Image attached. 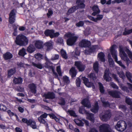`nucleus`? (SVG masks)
Instances as JSON below:
<instances>
[{
	"label": "nucleus",
	"mask_w": 132,
	"mask_h": 132,
	"mask_svg": "<svg viewBox=\"0 0 132 132\" xmlns=\"http://www.w3.org/2000/svg\"><path fill=\"white\" fill-rule=\"evenodd\" d=\"M119 55L121 59L126 61L127 65L131 62V61L128 58L126 54L125 53V51L128 54L129 57L132 61V53L126 47H123L121 46H120L119 47Z\"/></svg>",
	"instance_id": "1"
},
{
	"label": "nucleus",
	"mask_w": 132,
	"mask_h": 132,
	"mask_svg": "<svg viewBox=\"0 0 132 132\" xmlns=\"http://www.w3.org/2000/svg\"><path fill=\"white\" fill-rule=\"evenodd\" d=\"M79 45L81 47H88L89 50H86L84 51V53L86 54H90L95 52L97 50L98 48L97 46H93L89 48V47L90 45V43L89 41L86 39H83L80 42Z\"/></svg>",
	"instance_id": "2"
},
{
	"label": "nucleus",
	"mask_w": 132,
	"mask_h": 132,
	"mask_svg": "<svg viewBox=\"0 0 132 132\" xmlns=\"http://www.w3.org/2000/svg\"><path fill=\"white\" fill-rule=\"evenodd\" d=\"M15 42L17 45L20 46H26L28 43V39L25 36L20 34L16 38Z\"/></svg>",
	"instance_id": "3"
},
{
	"label": "nucleus",
	"mask_w": 132,
	"mask_h": 132,
	"mask_svg": "<svg viewBox=\"0 0 132 132\" xmlns=\"http://www.w3.org/2000/svg\"><path fill=\"white\" fill-rule=\"evenodd\" d=\"M81 78L83 80V82L85 85L87 87H92L93 88H95L94 84L92 82H90L88 81V79L85 77H81L80 76L79 78L77 79L76 81V85L78 87H79L80 84V78Z\"/></svg>",
	"instance_id": "4"
},
{
	"label": "nucleus",
	"mask_w": 132,
	"mask_h": 132,
	"mask_svg": "<svg viewBox=\"0 0 132 132\" xmlns=\"http://www.w3.org/2000/svg\"><path fill=\"white\" fill-rule=\"evenodd\" d=\"M115 46V45H113L110 48V52L112 56L116 62L122 68L124 69H125L126 68V67L124 65L122 64V62L120 61H118L117 51L116 50L114 49Z\"/></svg>",
	"instance_id": "5"
},
{
	"label": "nucleus",
	"mask_w": 132,
	"mask_h": 132,
	"mask_svg": "<svg viewBox=\"0 0 132 132\" xmlns=\"http://www.w3.org/2000/svg\"><path fill=\"white\" fill-rule=\"evenodd\" d=\"M65 36L69 38L67 40V43L68 45L70 46L74 45L78 38L77 36H74L73 34L70 32L66 34Z\"/></svg>",
	"instance_id": "6"
},
{
	"label": "nucleus",
	"mask_w": 132,
	"mask_h": 132,
	"mask_svg": "<svg viewBox=\"0 0 132 132\" xmlns=\"http://www.w3.org/2000/svg\"><path fill=\"white\" fill-rule=\"evenodd\" d=\"M79 112L81 114H86V118L92 122L94 120V118L93 114L89 113L88 112L85 110L83 106H82L79 108Z\"/></svg>",
	"instance_id": "7"
},
{
	"label": "nucleus",
	"mask_w": 132,
	"mask_h": 132,
	"mask_svg": "<svg viewBox=\"0 0 132 132\" xmlns=\"http://www.w3.org/2000/svg\"><path fill=\"white\" fill-rule=\"evenodd\" d=\"M111 76H112L116 80H118V78L116 75L114 74L111 75L109 69H106L104 76V79L107 81H110L111 80V78L110 77Z\"/></svg>",
	"instance_id": "8"
},
{
	"label": "nucleus",
	"mask_w": 132,
	"mask_h": 132,
	"mask_svg": "<svg viewBox=\"0 0 132 132\" xmlns=\"http://www.w3.org/2000/svg\"><path fill=\"white\" fill-rule=\"evenodd\" d=\"M126 124L123 121H120L118 122L117 125L115 126V128L119 131H124L126 128Z\"/></svg>",
	"instance_id": "9"
},
{
	"label": "nucleus",
	"mask_w": 132,
	"mask_h": 132,
	"mask_svg": "<svg viewBox=\"0 0 132 132\" xmlns=\"http://www.w3.org/2000/svg\"><path fill=\"white\" fill-rule=\"evenodd\" d=\"M22 121L23 122L26 123L28 125L30 126L33 129L36 128V122L33 120L30 119L28 120L27 118H23Z\"/></svg>",
	"instance_id": "10"
},
{
	"label": "nucleus",
	"mask_w": 132,
	"mask_h": 132,
	"mask_svg": "<svg viewBox=\"0 0 132 132\" xmlns=\"http://www.w3.org/2000/svg\"><path fill=\"white\" fill-rule=\"evenodd\" d=\"M45 34L46 36H49L51 38L58 36L59 33L58 32L54 33V31L53 30H47L45 31Z\"/></svg>",
	"instance_id": "11"
},
{
	"label": "nucleus",
	"mask_w": 132,
	"mask_h": 132,
	"mask_svg": "<svg viewBox=\"0 0 132 132\" xmlns=\"http://www.w3.org/2000/svg\"><path fill=\"white\" fill-rule=\"evenodd\" d=\"M111 117V114L110 111L108 110L106 111L104 115L100 116L101 119L103 121H108Z\"/></svg>",
	"instance_id": "12"
},
{
	"label": "nucleus",
	"mask_w": 132,
	"mask_h": 132,
	"mask_svg": "<svg viewBox=\"0 0 132 132\" xmlns=\"http://www.w3.org/2000/svg\"><path fill=\"white\" fill-rule=\"evenodd\" d=\"M74 121L76 124L79 126H84V124L82 121L85 123L86 125L88 126L89 125L88 121L84 119H82L81 120L78 119H75L74 120Z\"/></svg>",
	"instance_id": "13"
},
{
	"label": "nucleus",
	"mask_w": 132,
	"mask_h": 132,
	"mask_svg": "<svg viewBox=\"0 0 132 132\" xmlns=\"http://www.w3.org/2000/svg\"><path fill=\"white\" fill-rule=\"evenodd\" d=\"M15 10H13L11 11L9 17V22L11 24L13 23L15 20Z\"/></svg>",
	"instance_id": "14"
},
{
	"label": "nucleus",
	"mask_w": 132,
	"mask_h": 132,
	"mask_svg": "<svg viewBox=\"0 0 132 132\" xmlns=\"http://www.w3.org/2000/svg\"><path fill=\"white\" fill-rule=\"evenodd\" d=\"M75 65L77 67L79 71H83L85 69V66L82 64L80 62H76Z\"/></svg>",
	"instance_id": "15"
},
{
	"label": "nucleus",
	"mask_w": 132,
	"mask_h": 132,
	"mask_svg": "<svg viewBox=\"0 0 132 132\" xmlns=\"http://www.w3.org/2000/svg\"><path fill=\"white\" fill-rule=\"evenodd\" d=\"M88 18L92 21L95 22H97L98 21L101 20L103 18V15H98L97 16V18H95L91 16H88Z\"/></svg>",
	"instance_id": "16"
},
{
	"label": "nucleus",
	"mask_w": 132,
	"mask_h": 132,
	"mask_svg": "<svg viewBox=\"0 0 132 132\" xmlns=\"http://www.w3.org/2000/svg\"><path fill=\"white\" fill-rule=\"evenodd\" d=\"M92 9L93 12L92 13V15L93 16H95L97 14L100 13V11L97 5H94L92 8Z\"/></svg>",
	"instance_id": "17"
},
{
	"label": "nucleus",
	"mask_w": 132,
	"mask_h": 132,
	"mask_svg": "<svg viewBox=\"0 0 132 132\" xmlns=\"http://www.w3.org/2000/svg\"><path fill=\"white\" fill-rule=\"evenodd\" d=\"M109 94L112 96L116 98L119 97L120 93L119 92L111 91L109 92Z\"/></svg>",
	"instance_id": "18"
},
{
	"label": "nucleus",
	"mask_w": 132,
	"mask_h": 132,
	"mask_svg": "<svg viewBox=\"0 0 132 132\" xmlns=\"http://www.w3.org/2000/svg\"><path fill=\"white\" fill-rule=\"evenodd\" d=\"M81 103L82 105H84L85 107L87 108H89L91 107V105L88 100V99L86 98L83 100Z\"/></svg>",
	"instance_id": "19"
},
{
	"label": "nucleus",
	"mask_w": 132,
	"mask_h": 132,
	"mask_svg": "<svg viewBox=\"0 0 132 132\" xmlns=\"http://www.w3.org/2000/svg\"><path fill=\"white\" fill-rule=\"evenodd\" d=\"M43 96L46 98L53 99L55 97L54 94L51 92H48L47 94H45Z\"/></svg>",
	"instance_id": "20"
},
{
	"label": "nucleus",
	"mask_w": 132,
	"mask_h": 132,
	"mask_svg": "<svg viewBox=\"0 0 132 132\" xmlns=\"http://www.w3.org/2000/svg\"><path fill=\"white\" fill-rule=\"evenodd\" d=\"M13 57V55L10 52H6L4 54L3 57L5 60H7L10 59Z\"/></svg>",
	"instance_id": "21"
},
{
	"label": "nucleus",
	"mask_w": 132,
	"mask_h": 132,
	"mask_svg": "<svg viewBox=\"0 0 132 132\" xmlns=\"http://www.w3.org/2000/svg\"><path fill=\"white\" fill-rule=\"evenodd\" d=\"M108 61L109 65L111 67H114V62L113 59L111 58L110 53L108 54Z\"/></svg>",
	"instance_id": "22"
},
{
	"label": "nucleus",
	"mask_w": 132,
	"mask_h": 132,
	"mask_svg": "<svg viewBox=\"0 0 132 132\" xmlns=\"http://www.w3.org/2000/svg\"><path fill=\"white\" fill-rule=\"evenodd\" d=\"M29 86L31 91L32 93L35 94L36 93V86L35 84H30Z\"/></svg>",
	"instance_id": "23"
},
{
	"label": "nucleus",
	"mask_w": 132,
	"mask_h": 132,
	"mask_svg": "<svg viewBox=\"0 0 132 132\" xmlns=\"http://www.w3.org/2000/svg\"><path fill=\"white\" fill-rule=\"evenodd\" d=\"M77 5H78L77 4ZM79 8H81L80 6H79L78 5L77 6H73L71 8L68 10L67 14V15H69L70 13L73 12H74L77 9H78Z\"/></svg>",
	"instance_id": "24"
},
{
	"label": "nucleus",
	"mask_w": 132,
	"mask_h": 132,
	"mask_svg": "<svg viewBox=\"0 0 132 132\" xmlns=\"http://www.w3.org/2000/svg\"><path fill=\"white\" fill-rule=\"evenodd\" d=\"M22 79L20 77L18 78H14L13 79L14 83L15 84H19L22 83Z\"/></svg>",
	"instance_id": "25"
},
{
	"label": "nucleus",
	"mask_w": 132,
	"mask_h": 132,
	"mask_svg": "<svg viewBox=\"0 0 132 132\" xmlns=\"http://www.w3.org/2000/svg\"><path fill=\"white\" fill-rule=\"evenodd\" d=\"M43 42L40 41H37L36 42L35 45V46L38 49L42 48L43 46Z\"/></svg>",
	"instance_id": "26"
},
{
	"label": "nucleus",
	"mask_w": 132,
	"mask_h": 132,
	"mask_svg": "<svg viewBox=\"0 0 132 132\" xmlns=\"http://www.w3.org/2000/svg\"><path fill=\"white\" fill-rule=\"evenodd\" d=\"M70 73L72 78L75 77L76 72L74 67H72L70 70Z\"/></svg>",
	"instance_id": "27"
},
{
	"label": "nucleus",
	"mask_w": 132,
	"mask_h": 132,
	"mask_svg": "<svg viewBox=\"0 0 132 132\" xmlns=\"http://www.w3.org/2000/svg\"><path fill=\"white\" fill-rule=\"evenodd\" d=\"M104 53L102 52H100L98 55V58L101 61L104 62L105 59L104 58Z\"/></svg>",
	"instance_id": "28"
},
{
	"label": "nucleus",
	"mask_w": 132,
	"mask_h": 132,
	"mask_svg": "<svg viewBox=\"0 0 132 132\" xmlns=\"http://www.w3.org/2000/svg\"><path fill=\"white\" fill-rule=\"evenodd\" d=\"M35 49L34 45H30L28 47L27 49L29 53H32L35 50Z\"/></svg>",
	"instance_id": "29"
},
{
	"label": "nucleus",
	"mask_w": 132,
	"mask_h": 132,
	"mask_svg": "<svg viewBox=\"0 0 132 132\" xmlns=\"http://www.w3.org/2000/svg\"><path fill=\"white\" fill-rule=\"evenodd\" d=\"M84 0H77V4L81 8H84L85 6V5L84 4Z\"/></svg>",
	"instance_id": "30"
},
{
	"label": "nucleus",
	"mask_w": 132,
	"mask_h": 132,
	"mask_svg": "<svg viewBox=\"0 0 132 132\" xmlns=\"http://www.w3.org/2000/svg\"><path fill=\"white\" fill-rule=\"evenodd\" d=\"M16 71L15 68H13L8 71V77H11Z\"/></svg>",
	"instance_id": "31"
},
{
	"label": "nucleus",
	"mask_w": 132,
	"mask_h": 132,
	"mask_svg": "<svg viewBox=\"0 0 132 132\" xmlns=\"http://www.w3.org/2000/svg\"><path fill=\"white\" fill-rule=\"evenodd\" d=\"M98 104L97 103H96L95 104L94 107L91 109V111L94 113H96L97 112L98 110Z\"/></svg>",
	"instance_id": "32"
},
{
	"label": "nucleus",
	"mask_w": 132,
	"mask_h": 132,
	"mask_svg": "<svg viewBox=\"0 0 132 132\" xmlns=\"http://www.w3.org/2000/svg\"><path fill=\"white\" fill-rule=\"evenodd\" d=\"M126 75L129 81L132 83V80L131 79L132 78L131 74L129 72L127 71L126 72Z\"/></svg>",
	"instance_id": "33"
},
{
	"label": "nucleus",
	"mask_w": 132,
	"mask_h": 132,
	"mask_svg": "<svg viewBox=\"0 0 132 132\" xmlns=\"http://www.w3.org/2000/svg\"><path fill=\"white\" fill-rule=\"evenodd\" d=\"M26 54V50L24 48H23L22 49L20 50L19 53V54L21 56H24Z\"/></svg>",
	"instance_id": "34"
},
{
	"label": "nucleus",
	"mask_w": 132,
	"mask_h": 132,
	"mask_svg": "<svg viewBox=\"0 0 132 132\" xmlns=\"http://www.w3.org/2000/svg\"><path fill=\"white\" fill-rule=\"evenodd\" d=\"M98 63L97 62H95L93 65L94 69L97 72L98 69Z\"/></svg>",
	"instance_id": "35"
},
{
	"label": "nucleus",
	"mask_w": 132,
	"mask_h": 132,
	"mask_svg": "<svg viewBox=\"0 0 132 132\" xmlns=\"http://www.w3.org/2000/svg\"><path fill=\"white\" fill-rule=\"evenodd\" d=\"M32 64L34 66L36 67L38 69H41L42 68V65L40 63L36 64L34 62H32Z\"/></svg>",
	"instance_id": "36"
},
{
	"label": "nucleus",
	"mask_w": 132,
	"mask_h": 132,
	"mask_svg": "<svg viewBox=\"0 0 132 132\" xmlns=\"http://www.w3.org/2000/svg\"><path fill=\"white\" fill-rule=\"evenodd\" d=\"M61 54L62 57L66 59L67 58V56L65 51L62 49L61 51Z\"/></svg>",
	"instance_id": "37"
},
{
	"label": "nucleus",
	"mask_w": 132,
	"mask_h": 132,
	"mask_svg": "<svg viewBox=\"0 0 132 132\" xmlns=\"http://www.w3.org/2000/svg\"><path fill=\"white\" fill-rule=\"evenodd\" d=\"M67 112L68 114H69L71 116L76 117L77 116L74 111L72 110H68Z\"/></svg>",
	"instance_id": "38"
},
{
	"label": "nucleus",
	"mask_w": 132,
	"mask_h": 132,
	"mask_svg": "<svg viewBox=\"0 0 132 132\" xmlns=\"http://www.w3.org/2000/svg\"><path fill=\"white\" fill-rule=\"evenodd\" d=\"M63 81L66 84H68L70 82V80L68 77L66 76L63 77Z\"/></svg>",
	"instance_id": "39"
},
{
	"label": "nucleus",
	"mask_w": 132,
	"mask_h": 132,
	"mask_svg": "<svg viewBox=\"0 0 132 132\" xmlns=\"http://www.w3.org/2000/svg\"><path fill=\"white\" fill-rule=\"evenodd\" d=\"M52 42L51 41H50L48 42L45 44V45L47 46V47L48 49H50L52 47Z\"/></svg>",
	"instance_id": "40"
},
{
	"label": "nucleus",
	"mask_w": 132,
	"mask_h": 132,
	"mask_svg": "<svg viewBox=\"0 0 132 132\" xmlns=\"http://www.w3.org/2000/svg\"><path fill=\"white\" fill-rule=\"evenodd\" d=\"M35 58L38 60H41L43 57L42 55L38 53L35 54Z\"/></svg>",
	"instance_id": "41"
},
{
	"label": "nucleus",
	"mask_w": 132,
	"mask_h": 132,
	"mask_svg": "<svg viewBox=\"0 0 132 132\" xmlns=\"http://www.w3.org/2000/svg\"><path fill=\"white\" fill-rule=\"evenodd\" d=\"M57 72L60 76H62V72L60 69V66H57L56 68Z\"/></svg>",
	"instance_id": "42"
},
{
	"label": "nucleus",
	"mask_w": 132,
	"mask_h": 132,
	"mask_svg": "<svg viewBox=\"0 0 132 132\" xmlns=\"http://www.w3.org/2000/svg\"><path fill=\"white\" fill-rule=\"evenodd\" d=\"M98 84L99 86L100 90V92L101 93H103L104 92V90L102 85L100 82H99Z\"/></svg>",
	"instance_id": "43"
},
{
	"label": "nucleus",
	"mask_w": 132,
	"mask_h": 132,
	"mask_svg": "<svg viewBox=\"0 0 132 132\" xmlns=\"http://www.w3.org/2000/svg\"><path fill=\"white\" fill-rule=\"evenodd\" d=\"M91 29L89 27H87L84 32L85 35H87L89 34L91 32Z\"/></svg>",
	"instance_id": "44"
},
{
	"label": "nucleus",
	"mask_w": 132,
	"mask_h": 132,
	"mask_svg": "<svg viewBox=\"0 0 132 132\" xmlns=\"http://www.w3.org/2000/svg\"><path fill=\"white\" fill-rule=\"evenodd\" d=\"M104 100V99L103 98H101V100L102 101V103H103V105L105 106H111V105L109 103L107 102H105L103 100Z\"/></svg>",
	"instance_id": "45"
},
{
	"label": "nucleus",
	"mask_w": 132,
	"mask_h": 132,
	"mask_svg": "<svg viewBox=\"0 0 132 132\" xmlns=\"http://www.w3.org/2000/svg\"><path fill=\"white\" fill-rule=\"evenodd\" d=\"M117 73L119 75V77L120 78L123 79V78L125 77L124 73L123 71H120V72H119L118 71Z\"/></svg>",
	"instance_id": "46"
},
{
	"label": "nucleus",
	"mask_w": 132,
	"mask_h": 132,
	"mask_svg": "<svg viewBox=\"0 0 132 132\" xmlns=\"http://www.w3.org/2000/svg\"><path fill=\"white\" fill-rule=\"evenodd\" d=\"M131 33H132V29L129 30H126L125 29V32L123 33V35H126Z\"/></svg>",
	"instance_id": "47"
},
{
	"label": "nucleus",
	"mask_w": 132,
	"mask_h": 132,
	"mask_svg": "<svg viewBox=\"0 0 132 132\" xmlns=\"http://www.w3.org/2000/svg\"><path fill=\"white\" fill-rule=\"evenodd\" d=\"M18 65L19 67H30V65L25 64L22 63H20L18 64Z\"/></svg>",
	"instance_id": "48"
},
{
	"label": "nucleus",
	"mask_w": 132,
	"mask_h": 132,
	"mask_svg": "<svg viewBox=\"0 0 132 132\" xmlns=\"http://www.w3.org/2000/svg\"><path fill=\"white\" fill-rule=\"evenodd\" d=\"M39 121L40 123L43 124L45 123L46 121L45 120L41 117H39L38 118Z\"/></svg>",
	"instance_id": "49"
},
{
	"label": "nucleus",
	"mask_w": 132,
	"mask_h": 132,
	"mask_svg": "<svg viewBox=\"0 0 132 132\" xmlns=\"http://www.w3.org/2000/svg\"><path fill=\"white\" fill-rule=\"evenodd\" d=\"M110 85L113 88L117 89H118V87L113 82H111L110 83Z\"/></svg>",
	"instance_id": "50"
},
{
	"label": "nucleus",
	"mask_w": 132,
	"mask_h": 132,
	"mask_svg": "<svg viewBox=\"0 0 132 132\" xmlns=\"http://www.w3.org/2000/svg\"><path fill=\"white\" fill-rule=\"evenodd\" d=\"M84 23L82 21H80L76 24V25L78 27H82L84 25Z\"/></svg>",
	"instance_id": "51"
},
{
	"label": "nucleus",
	"mask_w": 132,
	"mask_h": 132,
	"mask_svg": "<svg viewBox=\"0 0 132 132\" xmlns=\"http://www.w3.org/2000/svg\"><path fill=\"white\" fill-rule=\"evenodd\" d=\"M89 77L91 79H93V80L95 79L96 78V76L95 75L94 73H90L89 75Z\"/></svg>",
	"instance_id": "52"
},
{
	"label": "nucleus",
	"mask_w": 132,
	"mask_h": 132,
	"mask_svg": "<svg viewBox=\"0 0 132 132\" xmlns=\"http://www.w3.org/2000/svg\"><path fill=\"white\" fill-rule=\"evenodd\" d=\"M6 107L3 104L0 105V110L3 111H5L6 110Z\"/></svg>",
	"instance_id": "53"
},
{
	"label": "nucleus",
	"mask_w": 132,
	"mask_h": 132,
	"mask_svg": "<svg viewBox=\"0 0 132 132\" xmlns=\"http://www.w3.org/2000/svg\"><path fill=\"white\" fill-rule=\"evenodd\" d=\"M53 14V11L50 10H49L48 12L47 13V15L48 18H50V16L52 15Z\"/></svg>",
	"instance_id": "54"
},
{
	"label": "nucleus",
	"mask_w": 132,
	"mask_h": 132,
	"mask_svg": "<svg viewBox=\"0 0 132 132\" xmlns=\"http://www.w3.org/2000/svg\"><path fill=\"white\" fill-rule=\"evenodd\" d=\"M59 57V55L56 54L54 56L52 57V59L53 60H55L58 59Z\"/></svg>",
	"instance_id": "55"
},
{
	"label": "nucleus",
	"mask_w": 132,
	"mask_h": 132,
	"mask_svg": "<svg viewBox=\"0 0 132 132\" xmlns=\"http://www.w3.org/2000/svg\"><path fill=\"white\" fill-rule=\"evenodd\" d=\"M7 113L10 116H12L14 115V113L11 112L10 110H9L7 111Z\"/></svg>",
	"instance_id": "56"
},
{
	"label": "nucleus",
	"mask_w": 132,
	"mask_h": 132,
	"mask_svg": "<svg viewBox=\"0 0 132 132\" xmlns=\"http://www.w3.org/2000/svg\"><path fill=\"white\" fill-rule=\"evenodd\" d=\"M74 53H75V55L77 56H78L79 55L80 52L77 48H76V49L75 52Z\"/></svg>",
	"instance_id": "57"
},
{
	"label": "nucleus",
	"mask_w": 132,
	"mask_h": 132,
	"mask_svg": "<svg viewBox=\"0 0 132 132\" xmlns=\"http://www.w3.org/2000/svg\"><path fill=\"white\" fill-rule=\"evenodd\" d=\"M17 89L18 91L20 92H23L24 90V88L20 86Z\"/></svg>",
	"instance_id": "58"
},
{
	"label": "nucleus",
	"mask_w": 132,
	"mask_h": 132,
	"mask_svg": "<svg viewBox=\"0 0 132 132\" xmlns=\"http://www.w3.org/2000/svg\"><path fill=\"white\" fill-rule=\"evenodd\" d=\"M47 114L46 113H45L43 114L42 115L39 117H41L43 119L47 117Z\"/></svg>",
	"instance_id": "59"
},
{
	"label": "nucleus",
	"mask_w": 132,
	"mask_h": 132,
	"mask_svg": "<svg viewBox=\"0 0 132 132\" xmlns=\"http://www.w3.org/2000/svg\"><path fill=\"white\" fill-rule=\"evenodd\" d=\"M121 88L122 90L123 91H126L127 92H128V91L127 90V87L122 85L121 86Z\"/></svg>",
	"instance_id": "60"
},
{
	"label": "nucleus",
	"mask_w": 132,
	"mask_h": 132,
	"mask_svg": "<svg viewBox=\"0 0 132 132\" xmlns=\"http://www.w3.org/2000/svg\"><path fill=\"white\" fill-rule=\"evenodd\" d=\"M115 1L117 3H119L121 2H124L126 1L125 0H115Z\"/></svg>",
	"instance_id": "61"
},
{
	"label": "nucleus",
	"mask_w": 132,
	"mask_h": 132,
	"mask_svg": "<svg viewBox=\"0 0 132 132\" xmlns=\"http://www.w3.org/2000/svg\"><path fill=\"white\" fill-rule=\"evenodd\" d=\"M19 111L21 113L23 112L24 111L23 108L21 107H19L18 108Z\"/></svg>",
	"instance_id": "62"
},
{
	"label": "nucleus",
	"mask_w": 132,
	"mask_h": 132,
	"mask_svg": "<svg viewBox=\"0 0 132 132\" xmlns=\"http://www.w3.org/2000/svg\"><path fill=\"white\" fill-rule=\"evenodd\" d=\"M52 71L53 73V74L54 76L55 77L57 78L58 77V75L57 73L55 72L54 70L53 69H52Z\"/></svg>",
	"instance_id": "63"
},
{
	"label": "nucleus",
	"mask_w": 132,
	"mask_h": 132,
	"mask_svg": "<svg viewBox=\"0 0 132 132\" xmlns=\"http://www.w3.org/2000/svg\"><path fill=\"white\" fill-rule=\"evenodd\" d=\"M15 130L16 132H22V131L21 129L19 128H15Z\"/></svg>",
	"instance_id": "64"
}]
</instances>
